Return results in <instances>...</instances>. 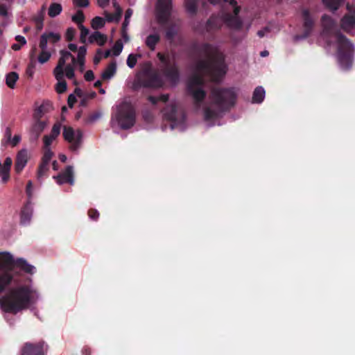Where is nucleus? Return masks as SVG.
<instances>
[{
    "instance_id": "f257e3e1",
    "label": "nucleus",
    "mask_w": 355,
    "mask_h": 355,
    "mask_svg": "<svg viewBox=\"0 0 355 355\" xmlns=\"http://www.w3.org/2000/svg\"><path fill=\"white\" fill-rule=\"evenodd\" d=\"M190 51L199 59L196 64V73H193L187 83V91L191 96L196 106L199 107L206 98L207 93L203 89L205 79L203 75L209 76L211 81L218 83L227 72L225 56L219 49L209 44L193 42Z\"/></svg>"
},
{
    "instance_id": "f03ea898",
    "label": "nucleus",
    "mask_w": 355,
    "mask_h": 355,
    "mask_svg": "<svg viewBox=\"0 0 355 355\" xmlns=\"http://www.w3.org/2000/svg\"><path fill=\"white\" fill-rule=\"evenodd\" d=\"M35 293L29 285L12 288L1 297V307L6 313L17 314L28 308L33 302Z\"/></svg>"
},
{
    "instance_id": "7ed1b4c3",
    "label": "nucleus",
    "mask_w": 355,
    "mask_h": 355,
    "mask_svg": "<svg viewBox=\"0 0 355 355\" xmlns=\"http://www.w3.org/2000/svg\"><path fill=\"white\" fill-rule=\"evenodd\" d=\"M321 23L323 33L327 35H334L337 39L338 59L341 67L344 69H350L352 64L353 44L340 31L336 30V23L330 16L324 15Z\"/></svg>"
},
{
    "instance_id": "20e7f679",
    "label": "nucleus",
    "mask_w": 355,
    "mask_h": 355,
    "mask_svg": "<svg viewBox=\"0 0 355 355\" xmlns=\"http://www.w3.org/2000/svg\"><path fill=\"white\" fill-rule=\"evenodd\" d=\"M236 93L234 88L214 87L211 89L210 98L216 109L207 107L204 109L206 121L216 119L222 112L230 110L236 103Z\"/></svg>"
},
{
    "instance_id": "39448f33",
    "label": "nucleus",
    "mask_w": 355,
    "mask_h": 355,
    "mask_svg": "<svg viewBox=\"0 0 355 355\" xmlns=\"http://www.w3.org/2000/svg\"><path fill=\"white\" fill-rule=\"evenodd\" d=\"M15 268H19L29 274H33L35 270V268L28 264L25 259L22 258L15 259L8 252H0V272H7L8 275H13Z\"/></svg>"
},
{
    "instance_id": "423d86ee",
    "label": "nucleus",
    "mask_w": 355,
    "mask_h": 355,
    "mask_svg": "<svg viewBox=\"0 0 355 355\" xmlns=\"http://www.w3.org/2000/svg\"><path fill=\"white\" fill-rule=\"evenodd\" d=\"M115 119L123 130H128L134 126L136 121V113L133 106L126 101L121 103L117 107L112 120Z\"/></svg>"
},
{
    "instance_id": "0eeeda50",
    "label": "nucleus",
    "mask_w": 355,
    "mask_h": 355,
    "mask_svg": "<svg viewBox=\"0 0 355 355\" xmlns=\"http://www.w3.org/2000/svg\"><path fill=\"white\" fill-rule=\"evenodd\" d=\"M157 57L162 63L163 66L160 69L162 74L173 85H176L180 81V71L175 58H171L168 54L164 55L158 53Z\"/></svg>"
},
{
    "instance_id": "6e6552de",
    "label": "nucleus",
    "mask_w": 355,
    "mask_h": 355,
    "mask_svg": "<svg viewBox=\"0 0 355 355\" xmlns=\"http://www.w3.org/2000/svg\"><path fill=\"white\" fill-rule=\"evenodd\" d=\"M173 9L172 0H157L156 18L160 26H166L171 18Z\"/></svg>"
},
{
    "instance_id": "1a4fd4ad",
    "label": "nucleus",
    "mask_w": 355,
    "mask_h": 355,
    "mask_svg": "<svg viewBox=\"0 0 355 355\" xmlns=\"http://www.w3.org/2000/svg\"><path fill=\"white\" fill-rule=\"evenodd\" d=\"M62 135L64 139L71 144L70 148L73 151H76L82 144L83 132L80 130L76 132L71 127L64 126Z\"/></svg>"
},
{
    "instance_id": "9d476101",
    "label": "nucleus",
    "mask_w": 355,
    "mask_h": 355,
    "mask_svg": "<svg viewBox=\"0 0 355 355\" xmlns=\"http://www.w3.org/2000/svg\"><path fill=\"white\" fill-rule=\"evenodd\" d=\"M164 117L166 120L173 123L171 128L173 129L174 126L180 123H182L184 120V115L183 113H180L176 105L171 104L166 106L162 110Z\"/></svg>"
},
{
    "instance_id": "9b49d317",
    "label": "nucleus",
    "mask_w": 355,
    "mask_h": 355,
    "mask_svg": "<svg viewBox=\"0 0 355 355\" xmlns=\"http://www.w3.org/2000/svg\"><path fill=\"white\" fill-rule=\"evenodd\" d=\"M302 18L303 20V32L297 36L299 39H306L309 37L315 26V19L311 15L309 9L304 8L302 10Z\"/></svg>"
},
{
    "instance_id": "f8f14e48",
    "label": "nucleus",
    "mask_w": 355,
    "mask_h": 355,
    "mask_svg": "<svg viewBox=\"0 0 355 355\" xmlns=\"http://www.w3.org/2000/svg\"><path fill=\"white\" fill-rule=\"evenodd\" d=\"M47 352L48 345L44 341L26 343L21 349V355H46Z\"/></svg>"
},
{
    "instance_id": "ddd939ff",
    "label": "nucleus",
    "mask_w": 355,
    "mask_h": 355,
    "mask_svg": "<svg viewBox=\"0 0 355 355\" xmlns=\"http://www.w3.org/2000/svg\"><path fill=\"white\" fill-rule=\"evenodd\" d=\"M53 178L60 185L64 183H68L70 185H73L74 184V173L73 166H67L64 171L60 173L58 175L53 176Z\"/></svg>"
},
{
    "instance_id": "4468645a",
    "label": "nucleus",
    "mask_w": 355,
    "mask_h": 355,
    "mask_svg": "<svg viewBox=\"0 0 355 355\" xmlns=\"http://www.w3.org/2000/svg\"><path fill=\"white\" fill-rule=\"evenodd\" d=\"M143 84L146 87L159 88L164 85V81L157 73H149L146 74Z\"/></svg>"
},
{
    "instance_id": "2eb2a0df",
    "label": "nucleus",
    "mask_w": 355,
    "mask_h": 355,
    "mask_svg": "<svg viewBox=\"0 0 355 355\" xmlns=\"http://www.w3.org/2000/svg\"><path fill=\"white\" fill-rule=\"evenodd\" d=\"M60 35L53 32L44 33L40 36L39 46L40 49H46L48 41L55 44L60 40Z\"/></svg>"
},
{
    "instance_id": "dca6fc26",
    "label": "nucleus",
    "mask_w": 355,
    "mask_h": 355,
    "mask_svg": "<svg viewBox=\"0 0 355 355\" xmlns=\"http://www.w3.org/2000/svg\"><path fill=\"white\" fill-rule=\"evenodd\" d=\"M28 162V153L25 149L21 150L17 155L15 171L17 173H20Z\"/></svg>"
},
{
    "instance_id": "f3484780",
    "label": "nucleus",
    "mask_w": 355,
    "mask_h": 355,
    "mask_svg": "<svg viewBox=\"0 0 355 355\" xmlns=\"http://www.w3.org/2000/svg\"><path fill=\"white\" fill-rule=\"evenodd\" d=\"M46 123L45 121L37 120L33 123L30 132V139L37 141L42 132L44 131Z\"/></svg>"
},
{
    "instance_id": "a211bd4d",
    "label": "nucleus",
    "mask_w": 355,
    "mask_h": 355,
    "mask_svg": "<svg viewBox=\"0 0 355 355\" xmlns=\"http://www.w3.org/2000/svg\"><path fill=\"white\" fill-rule=\"evenodd\" d=\"M223 24L222 19L216 16L211 15L205 24V30L207 33H211L219 30Z\"/></svg>"
},
{
    "instance_id": "6ab92c4d",
    "label": "nucleus",
    "mask_w": 355,
    "mask_h": 355,
    "mask_svg": "<svg viewBox=\"0 0 355 355\" xmlns=\"http://www.w3.org/2000/svg\"><path fill=\"white\" fill-rule=\"evenodd\" d=\"M166 29L165 37L168 40L173 41L178 33L179 28L176 23L170 21L166 26H162Z\"/></svg>"
},
{
    "instance_id": "aec40b11",
    "label": "nucleus",
    "mask_w": 355,
    "mask_h": 355,
    "mask_svg": "<svg viewBox=\"0 0 355 355\" xmlns=\"http://www.w3.org/2000/svg\"><path fill=\"white\" fill-rule=\"evenodd\" d=\"M33 214V207L30 202L26 203L21 211L20 222L23 225L30 223Z\"/></svg>"
},
{
    "instance_id": "412c9836",
    "label": "nucleus",
    "mask_w": 355,
    "mask_h": 355,
    "mask_svg": "<svg viewBox=\"0 0 355 355\" xmlns=\"http://www.w3.org/2000/svg\"><path fill=\"white\" fill-rule=\"evenodd\" d=\"M341 28L349 32L355 26V17L353 15H345L340 21Z\"/></svg>"
},
{
    "instance_id": "4be33fe9",
    "label": "nucleus",
    "mask_w": 355,
    "mask_h": 355,
    "mask_svg": "<svg viewBox=\"0 0 355 355\" xmlns=\"http://www.w3.org/2000/svg\"><path fill=\"white\" fill-rule=\"evenodd\" d=\"M14 275L7 272H0V295L12 284Z\"/></svg>"
},
{
    "instance_id": "5701e85b",
    "label": "nucleus",
    "mask_w": 355,
    "mask_h": 355,
    "mask_svg": "<svg viewBox=\"0 0 355 355\" xmlns=\"http://www.w3.org/2000/svg\"><path fill=\"white\" fill-rule=\"evenodd\" d=\"M88 40L90 44L96 42L99 46H103L107 41V36L99 31H95L89 37Z\"/></svg>"
},
{
    "instance_id": "b1692460",
    "label": "nucleus",
    "mask_w": 355,
    "mask_h": 355,
    "mask_svg": "<svg viewBox=\"0 0 355 355\" xmlns=\"http://www.w3.org/2000/svg\"><path fill=\"white\" fill-rule=\"evenodd\" d=\"M225 20L227 26L231 28L240 29L242 27L243 23L239 17L228 14L225 16Z\"/></svg>"
},
{
    "instance_id": "393cba45",
    "label": "nucleus",
    "mask_w": 355,
    "mask_h": 355,
    "mask_svg": "<svg viewBox=\"0 0 355 355\" xmlns=\"http://www.w3.org/2000/svg\"><path fill=\"white\" fill-rule=\"evenodd\" d=\"M66 60L60 57L58 60V64L53 70V74L55 79H62L64 76V67Z\"/></svg>"
},
{
    "instance_id": "a878e982",
    "label": "nucleus",
    "mask_w": 355,
    "mask_h": 355,
    "mask_svg": "<svg viewBox=\"0 0 355 355\" xmlns=\"http://www.w3.org/2000/svg\"><path fill=\"white\" fill-rule=\"evenodd\" d=\"M186 11L191 16L196 15L198 11V0H184Z\"/></svg>"
},
{
    "instance_id": "bb28decb",
    "label": "nucleus",
    "mask_w": 355,
    "mask_h": 355,
    "mask_svg": "<svg viewBox=\"0 0 355 355\" xmlns=\"http://www.w3.org/2000/svg\"><path fill=\"white\" fill-rule=\"evenodd\" d=\"M159 41L160 37L158 34H150L146 37L145 43L150 50L154 51Z\"/></svg>"
},
{
    "instance_id": "cd10ccee",
    "label": "nucleus",
    "mask_w": 355,
    "mask_h": 355,
    "mask_svg": "<svg viewBox=\"0 0 355 355\" xmlns=\"http://www.w3.org/2000/svg\"><path fill=\"white\" fill-rule=\"evenodd\" d=\"M116 70V64L115 62H112L108 64L105 71L102 73L101 77L103 80H108L111 78Z\"/></svg>"
},
{
    "instance_id": "c85d7f7f",
    "label": "nucleus",
    "mask_w": 355,
    "mask_h": 355,
    "mask_svg": "<svg viewBox=\"0 0 355 355\" xmlns=\"http://www.w3.org/2000/svg\"><path fill=\"white\" fill-rule=\"evenodd\" d=\"M264 97V89L261 86L256 87L252 95V102L255 103H260L263 101Z\"/></svg>"
},
{
    "instance_id": "c756f323",
    "label": "nucleus",
    "mask_w": 355,
    "mask_h": 355,
    "mask_svg": "<svg viewBox=\"0 0 355 355\" xmlns=\"http://www.w3.org/2000/svg\"><path fill=\"white\" fill-rule=\"evenodd\" d=\"M121 15H122V10L120 8V6H118L116 8V12L114 13V14L109 13L107 12H105L106 20L108 22H112V21L118 22L120 20L121 17Z\"/></svg>"
},
{
    "instance_id": "7c9ffc66",
    "label": "nucleus",
    "mask_w": 355,
    "mask_h": 355,
    "mask_svg": "<svg viewBox=\"0 0 355 355\" xmlns=\"http://www.w3.org/2000/svg\"><path fill=\"white\" fill-rule=\"evenodd\" d=\"M62 8L61 4L57 3H53L50 5L48 15L51 17H55L62 12Z\"/></svg>"
},
{
    "instance_id": "2f4dec72",
    "label": "nucleus",
    "mask_w": 355,
    "mask_h": 355,
    "mask_svg": "<svg viewBox=\"0 0 355 355\" xmlns=\"http://www.w3.org/2000/svg\"><path fill=\"white\" fill-rule=\"evenodd\" d=\"M19 79L18 74L15 72L12 71L7 74L6 76V85L8 87L13 89L15 86V83L17 80Z\"/></svg>"
},
{
    "instance_id": "473e14b6",
    "label": "nucleus",
    "mask_w": 355,
    "mask_h": 355,
    "mask_svg": "<svg viewBox=\"0 0 355 355\" xmlns=\"http://www.w3.org/2000/svg\"><path fill=\"white\" fill-rule=\"evenodd\" d=\"M49 164H45L43 162H40V164L38 166L37 173V179L39 180H40L44 176H46L47 172L49 171Z\"/></svg>"
},
{
    "instance_id": "72a5a7b5",
    "label": "nucleus",
    "mask_w": 355,
    "mask_h": 355,
    "mask_svg": "<svg viewBox=\"0 0 355 355\" xmlns=\"http://www.w3.org/2000/svg\"><path fill=\"white\" fill-rule=\"evenodd\" d=\"M91 26L93 29L98 30L105 26V20L101 17H95L92 20Z\"/></svg>"
},
{
    "instance_id": "f704fd0d",
    "label": "nucleus",
    "mask_w": 355,
    "mask_h": 355,
    "mask_svg": "<svg viewBox=\"0 0 355 355\" xmlns=\"http://www.w3.org/2000/svg\"><path fill=\"white\" fill-rule=\"evenodd\" d=\"M323 3L330 10L336 11L340 6V0H322Z\"/></svg>"
},
{
    "instance_id": "c9c22d12",
    "label": "nucleus",
    "mask_w": 355,
    "mask_h": 355,
    "mask_svg": "<svg viewBox=\"0 0 355 355\" xmlns=\"http://www.w3.org/2000/svg\"><path fill=\"white\" fill-rule=\"evenodd\" d=\"M41 50L42 51L38 55L37 60L40 63L44 64L49 61L51 54L50 52L46 51V49H41Z\"/></svg>"
},
{
    "instance_id": "e433bc0d",
    "label": "nucleus",
    "mask_w": 355,
    "mask_h": 355,
    "mask_svg": "<svg viewBox=\"0 0 355 355\" xmlns=\"http://www.w3.org/2000/svg\"><path fill=\"white\" fill-rule=\"evenodd\" d=\"M58 83L56 84L55 90L58 94H62L66 92L67 88V82L64 80V77L62 79H56Z\"/></svg>"
},
{
    "instance_id": "4c0bfd02",
    "label": "nucleus",
    "mask_w": 355,
    "mask_h": 355,
    "mask_svg": "<svg viewBox=\"0 0 355 355\" xmlns=\"http://www.w3.org/2000/svg\"><path fill=\"white\" fill-rule=\"evenodd\" d=\"M85 15L82 10H79L76 13L73 15L72 21L78 24V26L83 25V22L85 21Z\"/></svg>"
},
{
    "instance_id": "58836bf2",
    "label": "nucleus",
    "mask_w": 355,
    "mask_h": 355,
    "mask_svg": "<svg viewBox=\"0 0 355 355\" xmlns=\"http://www.w3.org/2000/svg\"><path fill=\"white\" fill-rule=\"evenodd\" d=\"M53 156V153L50 148H44V152L42 157L41 162L49 164L51 159Z\"/></svg>"
},
{
    "instance_id": "ea45409f",
    "label": "nucleus",
    "mask_w": 355,
    "mask_h": 355,
    "mask_svg": "<svg viewBox=\"0 0 355 355\" xmlns=\"http://www.w3.org/2000/svg\"><path fill=\"white\" fill-rule=\"evenodd\" d=\"M78 28L80 31V42L83 44H85L86 38H87V36L89 35V31L87 28H86L83 25H80L78 26Z\"/></svg>"
},
{
    "instance_id": "a19ab883",
    "label": "nucleus",
    "mask_w": 355,
    "mask_h": 355,
    "mask_svg": "<svg viewBox=\"0 0 355 355\" xmlns=\"http://www.w3.org/2000/svg\"><path fill=\"white\" fill-rule=\"evenodd\" d=\"M123 45L122 42L120 40H117L115 42V44H114L112 49L113 55L114 56L119 55L123 50Z\"/></svg>"
},
{
    "instance_id": "79ce46f5",
    "label": "nucleus",
    "mask_w": 355,
    "mask_h": 355,
    "mask_svg": "<svg viewBox=\"0 0 355 355\" xmlns=\"http://www.w3.org/2000/svg\"><path fill=\"white\" fill-rule=\"evenodd\" d=\"M87 53V48L85 46L79 47L78 50V57L76 61H80L83 64V60H85V55Z\"/></svg>"
},
{
    "instance_id": "37998d69",
    "label": "nucleus",
    "mask_w": 355,
    "mask_h": 355,
    "mask_svg": "<svg viewBox=\"0 0 355 355\" xmlns=\"http://www.w3.org/2000/svg\"><path fill=\"white\" fill-rule=\"evenodd\" d=\"M61 124L60 123H55L51 130V134L53 139H56L60 133Z\"/></svg>"
},
{
    "instance_id": "c03bdc74",
    "label": "nucleus",
    "mask_w": 355,
    "mask_h": 355,
    "mask_svg": "<svg viewBox=\"0 0 355 355\" xmlns=\"http://www.w3.org/2000/svg\"><path fill=\"white\" fill-rule=\"evenodd\" d=\"M137 56L139 57L140 55H134V54H130L128 55V59H127V65L130 68H133L136 65L137 62Z\"/></svg>"
},
{
    "instance_id": "a18cd8bd",
    "label": "nucleus",
    "mask_w": 355,
    "mask_h": 355,
    "mask_svg": "<svg viewBox=\"0 0 355 355\" xmlns=\"http://www.w3.org/2000/svg\"><path fill=\"white\" fill-rule=\"evenodd\" d=\"M60 55H61L60 57L64 58L66 61L69 58H71V61H72L73 64H75L76 62V59L75 58V57L69 51H64V50H61L60 51Z\"/></svg>"
},
{
    "instance_id": "49530a36",
    "label": "nucleus",
    "mask_w": 355,
    "mask_h": 355,
    "mask_svg": "<svg viewBox=\"0 0 355 355\" xmlns=\"http://www.w3.org/2000/svg\"><path fill=\"white\" fill-rule=\"evenodd\" d=\"M76 31L75 28L70 27L67 29L65 37L67 41L71 42L76 35Z\"/></svg>"
},
{
    "instance_id": "de8ad7c7",
    "label": "nucleus",
    "mask_w": 355,
    "mask_h": 355,
    "mask_svg": "<svg viewBox=\"0 0 355 355\" xmlns=\"http://www.w3.org/2000/svg\"><path fill=\"white\" fill-rule=\"evenodd\" d=\"M65 73H66V76L69 79H72L74 78V76H75L74 69H73V67L71 64H67L65 67Z\"/></svg>"
},
{
    "instance_id": "09e8293b",
    "label": "nucleus",
    "mask_w": 355,
    "mask_h": 355,
    "mask_svg": "<svg viewBox=\"0 0 355 355\" xmlns=\"http://www.w3.org/2000/svg\"><path fill=\"white\" fill-rule=\"evenodd\" d=\"M88 216L91 219L97 220L99 217V213L95 209H89L88 210Z\"/></svg>"
},
{
    "instance_id": "8fccbe9b",
    "label": "nucleus",
    "mask_w": 355,
    "mask_h": 355,
    "mask_svg": "<svg viewBox=\"0 0 355 355\" xmlns=\"http://www.w3.org/2000/svg\"><path fill=\"white\" fill-rule=\"evenodd\" d=\"M73 3L80 8H84L89 6V0H73Z\"/></svg>"
},
{
    "instance_id": "3c124183",
    "label": "nucleus",
    "mask_w": 355,
    "mask_h": 355,
    "mask_svg": "<svg viewBox=\"0 0 355 355\" xmlns=\"http://www.w3.org/2000/svg\"><path fill=\"white\" fill-rule=\"evenodd\" d=\"M44 148H50L49 146L55 139H53L51 135L44 136Z\"/></svg>"
},
{
    "instance_id": "603ef678",
    "label": "nucleus",
    "mask_w": 355,
    "mask_h": 355,
    "mask_svg": "<svg viewBox=\"0 0 355 355\" xmlns=\"http://www.w3.org/2000/svg\"><path fill=\"white\" fill-rule=\"evenodd\" d=\"M43 114L42 106L39 107L37 109L35 110L33 114V117L35 121L40 120Z\"/></svg>"
},
{
    "instance_id": "864d4df0",
    "label": "nucleus",
    "mask_w": 355,
    "mask_h": 355,
    "mask_svg": "<svg viewBox=\"0 0 355 355\" xmlns=\"http://www.w3.org/2000/svg\"><path fill=\"white\" fill-rule=\"evenodd\" d=\"M76 101L77 99L73 94H71L68 96L67 103L69 107H72Z\"/></svg>"
},
{
    "instance_id": "5fc2aeb1",
    "label": "nucleus",
    "mask_w": 355,
    "mask_h": 355,
    "mask_svg": "<svg viewBox=\"0 0 355 355\" xmlns=\"http://www.w3.org/2000/svg\"><path fill=\"white\" fill-rule=\"evenodd\" d=\"M85 79L87 81H92L94 79V74L92 70H88L85 73Z\"/></svg>"
},
{
    "instance_id": "6e6d98bb",
    "label": "nucleus",
    "mask_w": 355,
    "mask_h": 355,
    "mask_svg": "<svg viewBox=\"0 0 355 355\" xmlns=\"http://www.w3.org/2000/svg\"><path fill=\"white\" fill-rule=\"evenodd\" d=\"M101 53H102L101 50V49H98L97 51H96V55L94 58V64H98L99 63V62L101 61Z\"/></svg>"
},
{
    "instance_id": "4d7b16f0",
    "label": "nucleus",
    "mask_w": 355,
    "mask_h": 355,
    "mask_svg": "<svg viewBox=\"0 0 355 355\" xmlns=\"http://www.w3.org/2000/svg\"><path fill=\"white\" fill-rule=\"evenodd\" d=\"M12 163V159L10 157H6V159L4 160V163L2 166H3L4 168H6L10 170Z\"/></svg>"
},
{
    "instance_id": "13d9d810",
    "label": "nucleus",
    "mask_w": 355,
    "mask_h": 355,
    "mask_svg": "<svg viewBox=\"0 0 355 355\" xmlns=\"http://www.w3.org/2000/svg\"><path fill=\"white\" fill-rule=\"evenodd\" d=\"M15 40L21 44V45H24L26 44V40L24 36L17 35L15 37Z\"/></svg>"
},
{
    "instance_id": "bf43d9fd",
    "label": "nucleus",
    "mask_w": 355,
    "mask_h": 355,
    "mask_svg": "<svg viewBox=\"0 0 355 355\" xmlns=\"http://www.w3.org/2000/svg\"><path fill=\"white\" fill-rule=\"evenodd\" d=\"M32 187H33L32 182L31 181H28V183H27V185H26V193L29 196H31Z\"/></svg>"
},
{
    "instance_id": "052dcab7",
    "label": "nucleus",
    "mask_w": 355,
    "mask_h": 355,
    "mask_svg": "<svg viewBox=\"0 0 355 355\" xmlns=\"http://www.w3.org/2000/svg\"><path fill=\"white\" fill-rule=\"evenodd\" d=\"M8 14L7 9L5 5L0 4V15L6 16Z\"/></svg>"
},
{
    "instance_id": "680f3d73",
    "label": "nucleus",
    "mask_w": 355,
    "mask_h": 355,
    "mask_svg": "<svg viewBox=\"0 0 355 355\" xmlns=\"http://www.w3.org/2000/svg\"><path fill=\"white\" fill-rule=\"evenodd\" d=\"M159 101L166 103L169 99L168 94H162L158 97Z\"/></svg>"
},
{
    "instance_id": "e2e57ef3",
    "label": "nucleus",
    "mask_w": 355,
    "mask_h": 355,
    "mask_svg": "<svg viewBox=\"0 0 355 355\" xmlns=\"http://www.w3.org/2000/svg\"><path fill=\"white\" fill-rule=\"evenodd\" d=\"M148 100L153 104L156 105L157 102L159 101L158 97H155L153 96H149L148 97Z\"/></svg>"
},
{
    "instance_id": "0e129e2a",
    "label": "nucleus",
    "mask_w": 355,
    "mask_h": 355,
    "mask_svg": "<svg viewBox=\"0 0 355 355\" xmlns=\"http://www.w3.org/2000/svg\"><path fill=\"white\" fill-rule=\"evenodd\" d=\"M110 0H98V3L100 7L105 8L109 3Z\"/></svg>"
},
{
    "instance_id": "69168bd1",
    "label": "nucleus",
    "mask_w": 355,
    "mask_h": 355,
    "mask_svg": "<svg viewBox=\"0 0 355 355\" xmlns=\"http://www.w3.org/2000/svg\"><path fill=\"white\" fill-rule=\"evenodd\" d=\"M132 12H133L132 10L130 8H128V10H126V11L125 12V19L130 20V18L132 15Z\"/></svg>"
},
{
    "instance_id": "338daca9",
    "label": "nucleus",
    "mask_w": 355,
    "mask_h": 355,
    "mask_svg": "<svg viewBox=\"0 0 355 355\" xmlns=\"http://www.w3.org/2000/svg\"><path fill=\"white\" fill-rule=\"evenodd\" d=\"M20 139L21 138L19 135H15L12 140V146H16L19 142Z\"/></svg>"
},
{
    "instance_id": "774afa93",
    "label": "nucleus",
    "mask_w": 355,
    "mask_h": 355,
    "mask_svg": "<svg viewBox=\"0 0 355 355\" xmlns=\"http://www.w3.org/2000/svg\"><path fill=\"white\" fill-rule=\"evenodd\" d=\"M68 48L69 49L70 51H71L73 52H76L78 50L77 45L75 44H72V43L69 44Z\"/></svg>"
}]
</instances>
